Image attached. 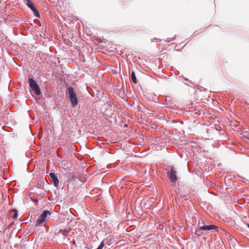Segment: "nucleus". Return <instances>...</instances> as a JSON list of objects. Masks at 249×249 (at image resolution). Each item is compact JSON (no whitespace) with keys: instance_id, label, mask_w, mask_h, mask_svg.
Masks as SVG:
<instances>
[{"instance_id":"9","label":"nucleus","mask_w":249,"mask_h":249,"mask_svg":"<svg viewBox=\"0 0 249 249\" xmlns=\"http://www.w3.org/2000/svg\"><path fill=\"white\" fill-rule=\"evenodd\" d=\"M204 231L205 229L203 228V226H201L196 230L195 233L197 236H200L204 233Z\"/></svg>"},{"instance_id":"6","label":"nucleus","mask_w":249,"mask_h":249,"mask_svg":"<svg viewBox=\"0 0 249 249\" xmlns=\"http://www.w3.org/2000/svg\"><path fill=\"white\" fill-rule=\"evenodd\" d=\"M27 5L33 11L34 15L36 17L39 18V13L38 11L36 10V9L35 8L34 3L31 0H28L27 1Z\"/></svg>"},{"instance_id":"2","label":"nucleus","mask_w":249,"mask_h":249,"mask_svg":"<svg viewBox=\"0 0 249 249\" xmlns=\"http://www.w3.org/2000/svg\"><path fill=\"white\" fill-rule=\"evenodd\" d=\"M51 214V212L50 211L46 210L44 211L38 218L36 221V225L37 226H39L42 225L46 221L49 220L50 218L48 217V216H49Z\"/></svg>"},{"instance_id":"12","label":"nucleus","mask_w":249,"mask_h":249,"mask_svg":"<svg viewBox=\"0 0 249 249\" xmlns=\"http://www.w3.org/2000/svg\"><path fill=\"white\" fill-rule=\"evenodd\" d=\"M131 79H132V82L134 84H136L137 83V79H136V77L135 75V73L134 71H133L131 73Z\"/></svg>"},{"instance_id":"15","label":"nucleus","mask_w":249,"mask_h":249,"mask_svg":"<svg viewBox=\"0 0 249 249\" xmlns=\"http://www.w3.org/2000/svg\"><path fill=\"white\" fill-rule=\"evenodd\" d=\"M247 227L249 228V224H247Z\"/></svg>"},{"instance_id":"4","label":"nucleus","mask_w":249,"mask_h":249,"mask_svg":"<svg viewBox=\"0 0 249 249\" xmlns=\"http://www.w3.org/2000/svg\"><path fill=\"white\" fill-rule=\"evenodd\" d=\"M28 81L32 90L34 91L36 95H39L41 94V91L36 82L32 78L29 79Z\"/></svg>"},{"instance_id":"11","label":"nucleus","mask_w":249,"mask_h":249,"mask_svg":"<svg viewBox=\"0 0 249 249\" xmlns=\"http://www.w3.org/2000/svg\"><path fill=\"white\" fill-rule=\"evenodd\" d=\"M10 214L12 215L13 217L15 219L18 216V211L14 209L10 212Z\"/></svg>"},{"instance_id":"16","label":"nucleus","mask_w":249,"mask_h":249,"mask_svg":"<svg viewBox=\"0 0 249 249\" xmlns=\"http://www.w3.org/2000/svg\"><path fill=\"white\" fill-rule=\"evenodd\" d=\"M248 140H249V138H248Z\"/></svg>"},{"instance_id":"14","label":"nucleus","mask_w":249,"mask_h":249,"mask_svg":"<svg viewBox=\"0 0 249 249\" xmlns=\"http://www.w3.org/2000/svg\"><path fill=\"white\" fill-rule=\"evenodd\" d=\"M124 249H127L128 248V245L127 244L124 245Z\"/></svg>"},{"instance_id":"10","label":"nucleus","mask_w":249,"mask_h":249,"mask_svg":"<svg viewBox=\"0 0 249 249\" xmlns=\"http://www.w3.org/2000/svg\"><path fill=\"white\" fill-rule=\"evenodd\" d=\"M70 231L67 229L60 230L59 232L62 233L65 239L69 234Z\"/></svg>"},{"instance_id":"8","label":"nucleus","mask_w":249,"mask_h":249,"mask_svg":"<svg viewBox=\"0 0 249 249\" xmlns=\"http://www.w3.org/2000/svg\"><path fill=\"white\" fill-rule=\"evenodd\" d=\"M203 228L205 229V231H218V227L213 225H204L203 226Z\"/></svg>"},{"instance_id":"5","label":"nucleus","mask_w":249,"mask_h":249,"mask_svg":"<svg viewBox=\"0 0 249 249\" xmlns=\"http://www.w3.org/2000/svg\"><path fill=\"white\" fill-rule=\"evenodd\" d=\"M227 238L229 240V243L230 245V248H235L239 246V243L235 239V238H233L232 236L228 233H226Z\"/></svg>"},{"instance_id":"1","label":"nucleus","mask_w":249,"mask_h":249,"mask_svg":"<svg viewBox=\"0 0 249 249\" xmlns=\"http://www.w3.org/2000/svg\"><path fill=\"white\" fill-rule=\"evenodd\" d=\"M167 176L173 183V185L175 186L178 180V173L176 171L175 168L171 167L170 169H167Z\"/></svg>"},{"instance_id":"7","label":"nucleus","mask_w":249,"mask_h":249,"mask_svg":"<svg viewBox=\"0 0 249 249\" xmlns=\"http://www.w3.org/2000/svg\"><path fill=\"white\" fill-rule=\"evenodd\" d=\"M49 175L52 183H53L55 187H58L59 181L57 178V174L54 173H51Z\"/></svg>"},{"instance_id":"3","label":"nucleus","mask_w":249,"mask_h":249,"mask_svg":"<svg viewBox=\"0 0 249 249\" xmlns=\"http://www.w3.org/2000/svg\"><path fill=\"white\" fill-rule=\"evenodd\" d=\"M69 93V97L71 102V105L73 107H75L77 105L78 101L76 95L73 90V89L71 87H69L67 89Z\"/></svg>"},{"instance_id":"13","label":"nucleus","mask_w":249,"mask_h":249,"mask_svg":"<svg viewBox=\"0 0 249 249\" xmlns=\"http://www.w3.org/2000/svg\"><path fill=\"white\" fill-rule=\"evenodd\" d=\"M105 241H103L96 249H103L104 247L107 248V244H105Z\"/></svg>"}]
</instances>
